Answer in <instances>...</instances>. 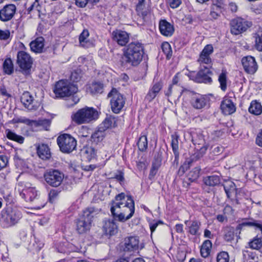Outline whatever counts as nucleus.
I'll return each mask as SVG.
<instances>
[{
  "label": "nucleus",
  "instance_id": "obj_3",
  "mask_svg": "<svg viewBox=\"0 0 262 262\" xmlns=\"http://www.w3.org/2000/svg\"><path fill=\"white\" fill-rule=\"evenodd\" d=\"M143 54V45L138 41H134L124 48L122 58L126 63L136 66L142 61Z\"/></svg>",
  "mask_w": 262,
  "mask_h": 262
},
{
  "label": "nucleus",
  "instance_id": "obj_19",
  "mask_svg": "<svg viewBox=\"0 0 262 262\" xmlns=\"http://www.w3.org/2000/svg\"><path fill=\"white\" fill-rule=\"evenodd\" d=\"M242 63L245 71L248 74H253L258 69V65L253 56H247L243 57Z\"/></svg>",
  "mask_w": 262,
  "mask_h": 262
},
{
  "label": "nucleus",
  "instance_id": "obj_46",
  "mask_svg": "<svg viewBox=\"0 0 262 262\" xmlns=\"http://www.w3.org/2000/svg\"><path fill=\"white\" fill-rule=\"evenodd\" d=\"M161 49L163 53L166 55V58L169 59L172 54L170 45L168 42H164L161 45Z\"/></svg>",
  "mask_w": 262,
  "mask_h": 262
},
{
  "label": "nucleus",
  "instance_id": "obj_27",
  "mask_svg": "<svg viewBox=\"0 0 262 262\" xmlns=\"http://www.w3.org/2000/svg\"><path fill=\"white\" fill-rule=\"evenodd\" d=\"M245 227H254L255 229L261 228V224L253 219H243L241 222L239 223L236 229L241 230Z\"/></svg>",
  "mask_w": 262,
  "mask_h": 262
},
{
  "label": "nucleus",
  "instance_id": "obj_5",
  "mask_svg": "<svg viewBox=\"0 0 262 262\" xmlns=\"http://www.w3.org/2000/svg\"><path fill=\"white\" fill-rule=\"evenodd\" d=\"M98 111L93 107H85L79 110L72 116L73 120L78 124L88 123L98 118Z\"/></svg>",
  "mask_w": 262,
  "mask_h": 262
},
{
  "label": "nucleus",
  "instance_id": "obj_9",
  "mask_svg": "<svg viewBox=\"0 0 262 262\" xmlns=\"http://www.w3.org/2000/svg\"><path fill=\"white\" fill-rule=\"evenodd\" d=\"M108 97L111 98L110 103L112 111L116 114L119 113L124 106L125 98L115 89L112 90Z\"/></svg>",
  "mask_w": 262,
  "mask_h": 262
},
{
  "label": "nucleus",
  "instance_id": "obj_1",
  "mask_svg": "<svg viewBox=\"0 0 262 262\" xmlns=\"http://www.w3.org/2000/svg\"><path fill=\"white\" fill-rule=\"evenodd\" d=\"M121 193L117 195L113 201L111 207V212L115 220L124 222L130 219L135 212L134 201L131 196H127Z\"/></svg>",
  "mask_w": 262,
  "mask_h": 262
},
{
  "label": "nucleus",
  "instance_id": "obj_32",
  "mask_svg": "<svg viewBox=\"0 0 262 262\" xmlns=\"http://www.w3.org/2000/svg\"><path fill=\"white\" fill-rule=\"evenodd\" d=\"M14 160L16 168L21 171L20 173L29 171V167L24 160L20 158L17 155L14 156Z\"/></svg>",
  "mask_w": 262,
  "mask_h": 262
},
{
  "label": "nucleus",
  "instance_id": "obj_59",
  "mask_svg": "<svg viewBox=\"0 0 262 262\" xmlns=\"http://www.w3.org/2000/svg\"><path fill=\"white\" fill-rule=\"evenodd\" d=\"M78 62L81 63L82 64H84L85 66L89 67V64L93 65L94 61L91 59L89 60L88 58L83 57H80L78 59Z\"/></svg>",
  "mask_w": 262,
  "mask_h": 262
},
{
  "label": "nucleus",
  "instance_id": "obj_62",
  "mask_svg": "<svg viewBox=\"0 0 262 262\" xmlns=\"http://www.w3.org/2000/svg\"><path fill=\"white\" fill-rule=\"evenodd\" d=\"M170 7L172 9H175L179 7L181 4V0H168Z\"/></svg>",
  "mask_w": 262,
  "mask_h": 262
},
{
  "label": "nucleus",
  "instance_id": "obj_25",
  "mask_svg": "<svg viewBox=\"0 0 262 262\" xmlns=\"http://www.w3.org/2000/svg\"><path fill=\"white\" fill-rule=\"evenodd\" d=\"M163 85L160 82H157L150 87L147 94L145 96V99L150 102L153 100L158 95L161 89H162Z\"/></svg>",
  "mask_w": 262,
  "mask_h": 262
},
{
  "label": "nucleus",
  "instance_id": "obj_24",
  "mask_svg": "<svg viewBox=\"0 0 262 262\" xmlns=\"http://www.w3.org/2000/svg\"><path fill=\"white\" fill-rule=\"evenodd\" d=\"M221 109L224 114L228 115L235 112L236 107L229 98H224L221 104Z\"/></svg>",
  "mask_w": 262,
  "mask_h": 262
},
{
  "label": "nucleus",
  "instance_id": "obj_49",
  "mask_svg": "<svg viewBox=\"0 0 262 262\" xmlns=\"http://www.w3.org/2000/svg\"><path fill=\"white\" fill-rule=\"evenodd\" d=\"M171 146L175 157H178L179 156V142L177 136H172Z\"/></svg>",
  "mask_w": 262,
  "mask_h": 262
},
{
  "label": "nucleus",
  "instance_id": "obj_57",
  "mask_svg": "<svg viewBox=\"0 0 262 262\" xmlns=\"http://www.w3.org/2000/svg\"><path fill=\"white\" fill-rule=\"evenodd\" d=\"M230 188H228L227 186L225 185L224 188L226 195L228 198H230L231 196L232 193H234L235 190V184L233 183H231L230 185Z\"/></svg>",
  "mask_w": 262,
  "mask_h": 262
},
{
  "label": "nucleus",
  "instance_id": "obj_43",
  "mask_svg": "<svg viewBox=\"0 0 262 262\" xmlns=\"http://www.w3.org/2000/svg\"><path fill=\"white\" fill-rule=\"evenodd\" d=\"M147 145L148 142L147 136L143 134L140 137L138 140V142L137 143L138 148L141 151H145L147 148Z\"/></svg>",
  "mask_w": 262,
  "mask_h": 262
},
{
  "label": "nucleus",
  "instance_id": "obj_8",
  "mask_svg": "<svg viewBox=\"0 0 262 262\" xmlns=\"http://www.w3.org/2000/svg\"><path fill=\"white\" fill-rule=\"evenodd\" d=\"M60 150L63 153H70L76 149L77 141L69 134L60 135L57 139Z\"/></svg>",
  "mask_w": 262,
  "mask_h": 262
},
{
  "label": "nucleus",
  "instance_id": "obj_55",
  "mask_svg": "<svg viewBox=\"0 0 262 262\" xmlns=\"http://www.w3.org/2000/svg\"><path fill=\"white\" fill-rule=\"evenodd\" d=\"M220 7L216 5H213L211 8V11L210 13V16L214 19H216L220 15L219 11Z\"/></svg>",
  "mask_w": 262,
  "mask_h": 262
},
{
  "label": "nucleus",
  "instance_id": "obj_47",
  "mask_svg": "<svg viewBox=\"0 0 262 262\" xmlns=\"http://www.w3.org/2000/svg\"><path fill=\"white\" fill-rule=\"evenodd\" d=\"M136 11L138 15L141 16L143 18H145L149 13V9L145 7V4L144 5H140V7H139V5H137Z\"/></svg>",
  "mask_w": 262,
  "mask_h": 262
},
{
  "label": "nucleus",
  "instance_id": "obj_16",
  "mask_svg": "<svg viewBox=\"0 0 262 262\" xmlns=\"http://www.w3.org/2000/svg\"><path fill=\"white\" fill-rule=\"evenodd\" d=\"M143 248V244H139V238L137 236H129L124 239V251L136 252Z\"/></svg>",
  "mask_w": 262,
  "mask_h": 262
},
{
  "label": "nucleus",
  "instance_id": "obj_14",
  "mask_svg": "<svg viewBox=\"0 0 262 262\" xmlns=\"http://www.w3.org/2000/svg\"><path fill=\"white\" fill-rule=\"evenodd\" d=\"M213 52V47L212 45L209 44L205 46L197 60L200 66H212V59L210 56Z\"/></svg>",
  "mask_w": 262,
  "mask_h": 262
},
{
  "label": "nucleus",
  "instance_id": "obj_61",
  "mask_svg": "<svg viewBox=\"0 0 262 262\" xmlns=\"http://www.w3.org/2000/svg\"><path fill=\"white\" fill-rule=\"evenodd\" d=\"M10 33L9 30H0V39L7 40L10 37Z\"/></svg>",
  "mask_w": 262,
  "mask_h": 262
},
{
  "label": "nucleus",
  "instance_id": "obj_53",
  "mask_svg": "<svg viewBox=\"0 0 262 262\" xmlns=\"http://www.w3.org/2000/svg\"><path fill=\"white\" fill-rule=\"evenodd\" d=\"M89 36V32L87 30H83V32L80 34L79 40L80 44L81 46L85 47V43L86 42V39Z\"/></svg>",
  "mask_w": 262,
  "mask_h": 262
},
{
  "label": "nucleus",
  "instance_id": "obj_60",
  "mask_svg": "<svg viewBox=\"0 0 262 262\" xmlns=\"http://www.w3.org/2000/svg\"><path fill=\"white\" fill-rule=\"evenodd\" d=\"M8 163V159L5 155L0 156V170L6 167Z\"/></svg>",
  "mask_w": 262,
  "mask_h": 262
},
{
  "label": "nucleus",
  "instance_id": "obj_4",
  "mask_svg": "<svg viewBox=\"0 0 262 262\" xmlns=\"http://www.w3.org/2000/svg\"><path fill=\"white\" fill-rule=\"evenodd\" d=\"M22 217L21 212L17 207L7 206L1 213V225L5 228L12 227L19 222Z\"/></svg>",
  "mask_w": 262,
  "mask_h": 262
},
{
  "label": "nucleus",
  "instance_id": "obj_22",
  "mask_svg": "<svg viewBox=\"0 0 262 262\" xmlns=\"http://www.w3.org/2000/svg\"><path fill=\"white\" fill-rule=\"evenodd\" d=\"M20 100L24 106L28 110L34 111L37 110L38 106L34 104L33 98L29 92H24L21 96Z\"/></svg>",
  "mask_w": 262,
  "mask_h": 262
},
{
  "label": "nucleus",
  "instance_id": "obj_42",
  "mask_svg": "<svg viewBox=\"0 0 262 262\" xmlns=\"http://www.w3.org/2000/svg\"><path fill=\"white\" fill-rule=\"evenodd\" d=\"M7 137L11 140L16 141L19 143H23L24 141V138L20 135L16 134L11 130L8 129L6 131Z\"/></svg>",
  "mask_w": 262,
  "mask_h": 262
},
{
  "label": "nucleus",
  "instance_id": "obj_58",
  "mask_svg": "<svg viewBox=\"0 0 262 262\" xmlns=\"http://www.w3.org/2000/svg\"><path fill=\"white\" fill-rule=\"evenodd\" d=\"M200 175V169L195 167L189 173L190 179L192 181L198 179Z\"/></svg>",
  "mask_w": 262,
  "mask_h": 262
},
{
  "label": "nucleus",
  "instance_id": "obj_15",
  "mask_svg": "<svg viewBox=\"0 0 262 262\" xmlns=\"http://www.w3.org/2000/svg\"><path fill=\"white\" fill-rule=\"evenodd\" d=\"M190 104L196 110H201L208 108L209 105V98L206 95L195 94L191 98Z\"/></svg>",
  "mask_w": 262,
  "mask_h": 262
},
{
  "label": "nucleus",
  "instance_id": "obj_40",
  "mask_svg": "<svg viewBox=\"0 0 262 262\" xmlns=\"http://www.w3.org/2000/svg\"><path fill=\"white\" fill-rule=\"evenodd\" d=\"M248 245L252 249H259L262 247V238L256 236L248 243Z\"/></svg>",
  "mask_w": 262,
  "mask_h": 262
},
{
  "label": "nucleus",
  "instance_id": "obj_36",
  "mask_svg": "<svg viewBox=\"0 0 262 262\" xmlns=\"http://www.w3.org/2000/svg\"><path fill=\"white\" fill-rule=\"evenodd\" d=\"M203 182L206 185L215 186L220 183L221 179L219 176L214 174L204 178Z\"/></svg>",
  "mask_w": 262,
  "mask_h": 262
},
{
  "label": "nucleus",
  "instance_id": "obj_11",
  "mask_svg": "<svg viewBox=\"0 0 262 262\" xmlns=\"http://www.w3.org/2000/svg\"><path fill=\"white\" fill-rule=\"evenodd\" d=\"M191 141L195 145H202L198 150L204 154L206 152L209 145L210 140L206 139L205 135L200 130H195L191 132Z\"/></svg>",
  "mask_w": 262,
  "mask_h": 262
},
{
  "label": "nucleus",
  "instance_id": "obj_34",
  "mask_svg": "<svg viewBox=\"0 0 262 262\" xmlns=\"http://www.w3.org/2000/svg\"><path fill=\"white\" fill-rule=\"evenodd\" d=\"M41 6L39 5L37 1H36L31 5L28 9L29 13L33 12L34 14H36L38 17L40 18L42 21L45 20L46 15L41 12Z\"/></svg>",
  "mask_w": 262,
  "mask_h": 262
},
{
  "label": "nucleus",
  "instance_id": "obj_39",
  "mask_svg": "<svg viewBox=\"0 0 262 262\" xmlns=\"http://www.w3.org/2000/svg\"><path fill=\"white\" fill-rule=\"evenodd\" d=\"M3 68L4 72L7 75H11L13 73L14 66L12 60L9 58L5 60Z\"/></svg>",
  "mask_w": 262,
  "mask_h": 262
},
{
  "label": "nucleus",
  "instance_id": "obj_18",
  "mask_svg": "<svg viewBox=\"0 0 262 262\" xmlns=\"http://www.w3.org/2000/svg\"><path fill=\"white\" fill-rule=\"evenodd\" d=\"M16 7L14 4H7L0 9V20L7 22L11 20L14 16Z\"/></svg>",
  "mask_w": 262,
  "mask_h": 262
},
{
  "label": "nucleus",
  "instance_id": "obj_10",
  "mask_svg": "<svg viewBox=\"0 0 262 262\" xmlns=\"http://www.w3.org/2000/svg\"><path fill=\"white\" fill-rule=\"evenodd\" d=\"M46 182L52 187H57L60 185L64 179L62 172L57 169L47 170L43 174Z\"/></svg>",
  "mask_w": 262,
  "mask_h": 262
},
{
  "label": "nucleus",
  "instance_id": "obj_51",
  "mask_svg": "<svg viewBox=\"0 0 262 262\" xmlns=\"http://www.w3.org/2000/svg\"><path fill=\"white\" fill-rule=\"evenodd\" d=\"M81 78V72L80 70L77 69L72 72L70 79L73 82L79 81Z\"/></svg>",
  "mask_w": 262,
  "mask_h": 262
},
{
  "label": "nucleus",
  "instance_id": "obj_12",
  "mask_svg": "<svg viewBox=\"0 0 262 262\" xmlns=\"http://www.w3.org/2000/svg\"><path fill=\"white\" fill-rule=\"evenodd\" d=\"M17 62L24 72L28 73L32 67L33 59L27 52L19 51L17 55Z\"/></svg>",
  "mask_w": 262,
  "mask_h": 262
},
{
  "label": "nucleus",
  "instance_id": "obj_23",
  "mask_svg": "<svg viewBox=\"0 0 262 262\" xmlns=\"http://www.w3.org/2000/svg\"><path fill=\"white\" fill-rule=\"evenodd\" d=\"M212 66H200L199 71L197 74L198 78L200 79V81L204 83H211L212 79L209 75L211 74L210 68Z\"/></svg>",
  "mask_w": 262,
  "mask_h": 262
},
{
  "label": "nucleus",
  "instance_id": "obj_30",
  "mask_svg": "<svg viewBox=\"0 0 262 262\" xmlns=\"http://www.w3.org/2000/svg\"><path fill=\"white\" fill-rule=\"evenodd\" d=\"M37 153L39 157L44 160H48L51 157L50 149L45 144H39L37 146Z\"/></svg>",
  "mask_w": 262,
  "mask_h": 262
},
{
  "label": "nucleus",
  "instance_id": "obj_44",
  "mask_svg": "<svg viewBox=\"0 0 262 262\" xmlns=\"http://www.w3.org/2000/svg\"><path fill=\"white\" fill-rule=\"evenodd\" d=\"M105 136L104 130H98L94 133L92 135V142L95 144L101 142Z\"/></svg>",
  "mask_w": 262,
  "mask_h": 262
},
{
  "label": "nucleus",
  "instance_id": "obj_13",
  "mask_svg": "<svg viewBox=\"0 0 262 262\" xmlns=\"http://www.w3.org/2000/svg\"><path fill=\"white\" fill-rule=\"evenodd\" d=\"M252 26L251 21H247L242 18H237L232 20L231 23V33L238 35L245 31Z\"/></svg>",
  "mask_w": 262,
  "mask_h": 262
},
{
  "label": "nucleus",
  "instance_id": "obj_29",
  "mask_svg": "<svg viewBox=\"0 0 262 262\" xmlns=\"http://www.w3.org/2000/svg\"><path fill=\"white\" fill-rule=\"evenodd\" d=\"M45 39L42 37H37L30 43L31 51L36 53H40L43 51Z\"/></svg>",
  "mask_w": 262,
  "mask_h": 262
},
{
  "label": "nucleus",
  "instance_id": "obj_21",
  "mask_svg": "<svg viewBox=\"0 0 262 262\" xmlns=\"http://www.w3.org/2000/svg\"><path fill=\"white\" fill-rule=\"evenodd\" d=\"M51 123V120L46 118H40L38 120H31L30 127L33 131L41 129L48 130Z\"/></svg>",
  "mask_w": 262,
  "mask_h": 262
},
{
  "label": "nucleus",
  "instance_id": "obj_26",
  "mask_svg": "<svg viewBox=\"0 0 262 262\" xmlns=\"http://www.w3.org/2000/svg\"><path fill=\"white\" fill-rule=\"evenodd\" d=\"M103 229L106 235H113L118 232V226L113 219L104 220Z\"/></svg>",
  "mask_w": 262,
  "mask_h": 262
},
{
  "label": "nucleus",
  "instance_id": "obj_41",
  "mask_svg": "<svg viewBox=\"0 0 262 262\" xmlns=\"http://www.w3.org/2000/svg\"><path fill=\"white\" fill-rule=\"evenodd\" d=\"M103 85L101 82H93L89 86V91L92 94L101 93L103 92Z\"/></svg>",
  "mask_w": 262,
  "mask_h": 262
},
{
  "label": "nucleus",
  "instance_id": "obj_31",
  "mask_svg": "<svg viewBox=\"0 0 262 262\" xmlns=\"http://www.w3.org/2000/svg\"><path fill=\"white\" fill-rule=\"evenodd\" d=\"M80 155L88 160L94 159L96 156V150L92 146L86 145L81 149Z\"/></svg>",
  "mask_w": 262,
  "mask_h": 262
},
{
  "label": "nucleus",
  "instance_id": "obj_64",
  "mask_svg": "<svg viewBox=\"0 0 262 262\" xmlns=\"http://www.w3.org/2000/svg\"><path fill=\"white\" fill-rule=\"evenodd\" d=\"M58 195V192L55 190H52L49 193V200L51 203H53Z\"/></svg>",
  "mask_w": 262,
  "mask_h": 262
},
{
  "label": "nucleus",
  "instance_id": "obj_45",
  "mask_svg": "<svg viewBox=\"0 0 262 262\" xmlns=\"http://www.w3.org/2000/svg\"><path fill=\"white\" fill-rule=\"evenodd\" d=\"M243 255L244 259L247 262L249 261H257L258 258L255 252L248 250H243Z\"/></svg>",
  "mask_w": 262,
  "mask_h": 262
},
{
  "label": "nucleus",
  "instance_id": "obj_17",
  "mask_svg": "<svg viewBox=\"0 0 262 262\" xmlns=\"http://www.w3.org/2000/svg\"><path fill=\"white\" fill-rule=\"evenodd\" d=\"M81 246H76L67 241L60 242L56 245L57 251L60 253L69 254L71 252H81Z\"/></svg>",
  "mask_w": 262,
  "mask_h": 262
},
{
  "label": "nucleus",
  "instance_id": "obj_20",
  "mask_svg": "<svg viewBox=\"0 0 262 262\" xmlns=\"http://www.w3.org/2000/svg\"><path fill=\"white\" fill-rule=\"evenodd\" d=\"M113 40L121 46H124L129 41V34L121 30L113 31L112 34Z\"/></svg>",
  "mask_w": 262,
  "mask_h": 262
},
{
  "label": "nucleus",
  "instance_id": "obj_52",
  "mask_svg": "<svg viewBox=\"0 0 262 262\" xmlns=\"http://www.w3.org/2000/svg\"><path fill=\"white\" fill-rule=\"evenodd\" d=\"M31 119H29L25 117H15L14 118L11 122L12 123H24L30 126Z\"/></svg>",
  "mask_w": 262,
  "mask_h": 262
},
{
  "label": "nucleus",
  "instance_id": "obj_6",
  "mask_svg": "<svg viewBox=\"0 0 262 262\" xmlns=\"http://www.w3.org/2000/svg\"><path fill=\"white\" fill-rule=\"evenodd\" d=\"M77 90L75 84L67 80H61L56 83L53 91L56 97L63 98L75 93Z\"/></svg>",
  "mask_w": 262,
  "mask_h": 262
},
{
  "label": "nucleus",
  "instance_id": "obj_38",
  "mask_svg": "<svg viewBox=\"0 0 262 262\" xmlns=\"http://www.w3.org/2000/svg\"><path fill=\"white\" fill-rule=\"evenodd\" d=\"M249 112L255 115H260L262 113V107L260 103L256 101H252L249 107Z\"/></svg>",
  "mask_w": 262,
  "mask_h": 262
},
{
  "label": "nucleus",
  "instance_id": "obj_33",
  "mask_svg": "<svg viewBox=\"0 0 262 262\" xmlns=\"http://www.w3.org/2000/svg\"><path fill=\"white\" fill-rule=\"evenodd\" d=\"M185 224L188 227V232L193 235H197L200 227V223L197 221L192 222L186 220L185 221Z\"/></svg>",
  "mask_w": 262,
  "mask_h": 262
},
{
  "label": "nucleus",
  "instance_id": "obj_7",
  "mask_svg": "<svg viewBox=\"0 0 262 262\" xmlns=\"http://www.w3.org/2000/svg\"><path fill=\"white\" fill-rule=\"evenodd\" d=\"M93 209L88 208L77 220L76 230L79 234H83L89 231L93 218Z\"/></svg>",
  "mask_w": 262,
  "mask_h": 262
},
{
  "label": "nucleus",
  "instance_id": "obj_50",
  "mask_svg": "<svg viewBox=\"0 0 262 262\" xmlns=\"http://www.w3.org/2000/svg\"><path fill=\"white\" fill-rule=\"evenodd\" d=\"M112 178L119 182L121 185H122L124 184V173L121 170H118L115 172Z\"/></svg>",
  "mask_w": 262,
  "mask_h": 262
},
{
  "label": "nucleus",
  "instance_id": "obj_63",
  "mask_svg": "<svg viewBox=\"0 0 262 262\" xmlns=\"http://www.w3.org/2000/svg\"><path fill=\"white\" fill-rule=\"evenodd\" d=\"M103 127H100V128H102L104 130L105 129L108 128L112 126V121L111 118H106L102 123Z\"/></svg>",
  "mask_w": 262,
  "mask_h": 262
},
{
  "label": "nucleus",
  "instance_id": "obj_2",
  "mask_svg": "<svg viewBox=\"0 0 262 262\" xmlns=\"http://www.w3.org/2000/svg\"><path fill=\"white\" fill-rule=\"evenodd\" d=\"M16 189L26 202L40 203L35 207V209H40L45 206L46 202L41 198L40 192L30 183L19 182Z\"/></svg>",
  "mask_w": 262,
  "mask_h": 262
},
{
  "label": "nucleus",
  "instance_id": "obj_54",
  "mask_svg": "<svg viewBox=\"0 0 262 262\" xmlns=\"http://www.w3.org/2000/svg\"><path fill=\"white\" fill-rule=\"evenodd\" d=\"M217 262H229V255L226 252H221L219 253L216 257Z\"/></svg>",
  "mask_w": 262,
  "mask_h": 262
},
{
  "label": "nucleus",
  "instance_id": "obj_48",
  "mask_svg": "<svg viewBox=\"0 0 262 262\" xmlns=\"http://www.w3.org/2000/svg\"><path fill=\"white\" fill-rule=\"evenodd\" d=\"M219 81L220 83L221 90L225 91L227 89V77L225 72L222 71L219 75Z\"/></svg>",
  "mask_w": 262,
  "mask_h": 262
},
{
  "label": "nucleus",
  "instance_id": "obj_56",
  "mask_svg": "<svg viewBox=\"0 0 262 262\" xmlns=\"http://www.w3.org/2000/svg\"><path fill=\"white\" fill-rule=\"evenodd\" d=\"M34 249L36 251H39L44 246L43 241L38 238L35 237L34 243L33 244Z\"/></svg>",
  "mask_w": 262,
  "mask_h": 262
},
{
  "label": "nucleus",
  "instance_id": "obj_37",
  "mask_svg": "<svg viewBox=\"0 0 262 262\" xmlns=\"http://www.w3.org/2000/svg\"><path fill=\"white\" fill-rule=\"evenodd\" d=\"M212 243L211 241L210 240L205 241L200 250L201 256L204 258L207 257L210 253Z\"/></svg>",
  "mask_w": 262,
  "mask_h": 262
},
{
  "label": "nucleus",
  "instance_id": "obj_35",
  "mask_svg": "<svg viewBox=\"0 0 262 262\" xmlns=\"http://www.w3.org/2000/svg\"><path fill=\"white\" fill-rule=\"evenodd\" d=\"M254 47L258 51L262 52V28H259L253 34Z\"/></svg>",
  "mask_w": 262,
  "mask_h": 262
},
{
  "label": "nucleus",
  "instance_id": "obj_28",
  "mask_svg": "<svg viewBox=\"0 0 262 262\" xmlns=\"http://www.w3.org/2000/svg\"><path fill=\"white\" fill-rule=\"evenodd\" d=\"M159 30L160 33L165 36H171L174 32V27L172 25L166 20H161L159 22Z\"/></svg>",
  "mask_w": 262,
  "mask_h": 262
}]
</instances>
